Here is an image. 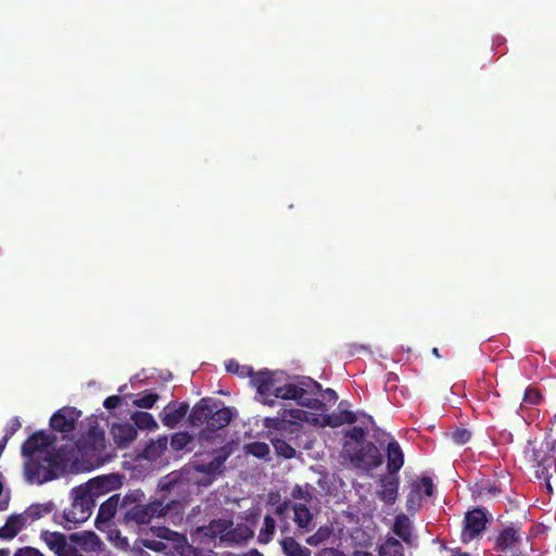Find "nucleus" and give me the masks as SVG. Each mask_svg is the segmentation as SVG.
Here are the masks:
<instances>
[{"instance_id": "obj_6", "label": "nucleus", "mask_w": 556, "mask_h": 556, "mask_svg": "<svg viewBox=\"0 0 556 556\" xmlns=\"http://www.w3.org/2000/svg\"><path fill=\"white\" fill-rule=\"evenodd\" d=\"M264 427L268 430L269 437L276 435L289 441L296 439L302 431L300 422L286 416L267 417L264 419Z\"/></svg>"}, {"instance_id": "obj_45", "label": "nucleus", "mask_w": 556, "mask_h": 556, "mask_svg": "<svg viewBox=\"0 0 556 556\" xmlns=\"http://www.w3.org/2000/svg\"><path fill=\"white\" fill-rule=\"evenodd\" d=\"M226 369L228 372L237 374L240 377H252L254 374L251 366H242L233 359L228 362Z\"/></svg>"}, {"instance_id": "obj_38", "label": "nucleus", "mask_w": 556, "mask_h": 556, "mask_svg": "<svg viewBox=\"0 0 556 556\" xmlns=\"http://www.w3.org/2000/svg\"><path fill=\"white\" fill-rule=\"evenodd\" d=\"M138 397L132 402L134 406L140 408H152L160 399V395L151 390H144L137 395Z\"/></svg>"}, {"instance_id": "obj_57", "label": "nucleus", "mask_w": 556, "mask_h": 556, "mask_svg": "<svg viewBox=\"0 0 556 556\" xmlns=\"http://www.w3.org/2000/svg\"><path fill=\"white\" fill-rule=\"evenodd\" d=\"M231 453H232L231 447L229 445H224V446H222L219 450H217L215 452L214 456L216 458H222L223 459V464H225Z\"/></svg>"}, {"instance_id": "obj_12", "label": "nucleus", "mask_w": 556, "mask_h": 556, "mask_svg": "<svg viewBox=\"0 0 556 556\" xmlns=\"http://www.w3.org/2000/svg\"><path fill=\"white\" fill-rule=\"evenodd\" d=\"M254 535L253 530L245 523L233 525L227 519V529L223 534L220 544L226 546L240 545L248 542Z\"/></svg>"}, {"instance_id": "obj_1", "label": "nucleus", "mask_w": 556, "mask_h": 556, "mask_svg": "<svg viewBox=\"0 0 556 556\" xmlns=\"http://www.w3.org/2000/svg\"><path fill=\"white\" fill-rule=\"evenodd\" d=\"M177 483L162 486L164 492L159 500L146 502V494L140 489L129 490L122 498V514L117 516V525L137 532L153 520H163L173 525L182 521L187 501L173 497L179 493Z\"/></svg>"}, {"instance_id": "obj_63", "label": "nucleus", "mask_w": 556, "mask_h": 556, "mask_svg": "<svg viewBox=\"0 0 556 556\" xmlns=\"http://www.w3.org/2000/svg\"><path fill=\"white\" fill-rule=\"evenodd\" d=\"M432 354H433L435 357H438V358H440V357H441V355H440V353H439V349H438V348H433V349H432Z\"/></svg>"}, {"instance_id": "obj_40", "label": "nucleus", "mask_w": 556, "mask_h": 556, "mask_svg": "<svg viewBox=\"0 0 556 556\" xmlns=\"http://www.w3.org/2000/svg\"><path fill=\"white\" fill-rule=\"evenodd\" d=\"M141 545L153 552L164 553L166 555L176 554V551H174V548H172V546L168 545V543H165L164 541L161 540L143 539L141 540Z\"/></svg>"}, {"instance_id": "obj_35", "label": "nucleus", "mask_w": 556, "mask_h": 556, "mask_svg": "<svg viewBox=\"0 0 556 556\" xmlns=\"http://www.w3.org/2000/svg\"><path fill=\"white\" fill-rule=\"evenodd\" d=\"M131 420L134 421L136 429L155 430L159 428V425L152 414L147 412H135L131 415Z\"/></svg>"}, {"instance_id": "obj_7", "label": "nucleus", "mask_w": 556, "mask_h": 556, "mask_svg": "<svg viewBox=\"0 0 556 556\" xmlns=\"http://www.w3.org/2000/svg\"><path fill=\"white\" fill-rule=\"evenodd\" d=\"M551 451L552 448L547 442H541L539 446L534 444L530 451V458L536 463L538 467L535 470V476L536 478L544 479L546 481V489L549 493H552V485L548 481V469L554 463V457L551 454Z\"/></svg>"}, {"instance_id": "obj_41", "label": "nucleus", "mask_w": 556, "mask_h": 556, "mask_svg": "<svg viewBox=\"0 0 556 556\" xmlns=\"http://www.w3.org/2000/svg\"><path fill=\"white\" fill-rule=\"evenodd\" d=\"M224 470L225 464H223V459L216 458L215 456L210 463L202 465L199 468V471L211 477H216L217 475H220Z\"/></svg>"}, {"instance_id": "obj_29", "label": "nucleus", "mask_w": 556, "mask_h": 556, "mask_svg": "<svg viewBox=\"0 0 556 556\" xmlns=\"http://www.w3.org/2000/svg\"><path fill=\"white\" fill-rule=\"evenodd\" d=\"M167 437H160L157 440H151L139 456L147 460H156L167 450Z\"/></svg>"}, {"instance_id": "obj_28", "label": "nucleus", "mask_w": 556, "mask_h": 556, "mask_svg": "<svg viewBox=\"0 0 556 556\" xmlns=\"http://www.w3.org/2000/svg\"><path fill=\"white\" fill-rule=\"evenodd\" d=\"M285 556H312V551L299 543L293 536H283L279 541Z\"/></svg>"}, {"instance_id": "obj_64", "label": "nucleus", "mask_w": 556, "mask_h": 556, "mask_svg": "<svg viewBox=\"0 0 556 556\" xmlns=\"http://www.w3.org/2000/svg\"><path fill=\"white\" fill-rule=\"evenodd\" d=\"M451 556H469V555L467 553L456 552V553L452 554Z\"/></svg>"}, {"instance_id": "obj_42", "label": "nucleus", "mask_w": 556, "mask_h": 556, "mask_svg": "<svg viewBox=\"0 0 556 556\" xmlns=\"http://www.w3.org/2000/svg\"><path fill=\"white\" fill-rule=\"evenodd\" d=\"M542 400L543 395L539 389L534 387H528L523 393L521 407L538 405Z\"/></svg>"}, {"instance_id": "obj_14", "label": "nucleus", "mask_w": 556, "mask_h": 556, "mask_svg": "<svg viewBox=\"0 0 556 556\" xmlns=\"http://www.w3.org/2000/svg\"><path fill=\"white\" fill-rule=\"evenodd\" d=\"M155 534L161 541L168 543L176 551V554L181 556H187L192 548L184 533L173 531L166 527H160L156 528Z\"/></svg>"}, {"instance_id": "obj_8", "label": "nucleus", "mask_w": 556, "mask_h": 556, "mask_svg": "<svg viewBox=\"0 0 556 556\" xmlns=\"http://www.w3.org/2000/svg\"><path fill=\"white\" fill-rule=\"evenodd\" d=\"M52 442V438L47 432L37 431L22 444V455L30 458L41 457L43 453H60L59 451L48 450Z\"/></svg>"}, {"instance_id": "obj_24", "label": "nucleus", "mask_w": 556, "mask_h": 556, "mask_svg": "<svg viewBox=\"0 0 556 556\" xmlns=\"http://www.w3.org/2000/svg\"><path fill=\"white\" fill-rule=\"evenodd\" d=\"M220 402L216 401L214 405V409L211 414L210 421L207 424V430L211 432H215L227 427L232 419V410L230 407H219Z\"/></svg>"}, {"instance_id": "obj_47", "label": "nucleus", "mask_w": 556, "mask_h": 556, "mask_svg": "<svg viewBox=\"0 0 556 556\" xmlns=\"http://www.w3.org/2000/svg\"><path fill=\"white\" fill-rule=\"evenodd\" d=\"M452 440L459 445L466 444L471 439V432L465 428H457L452 432Z\"/></svg>"}, {"instance_id": "obj_56", "label": "nucleus", "mask_w": 556, "mask_h": 556, "mask_svg": "<svg viewBox=\"0 0 556 556\" xmlns=\"http://www.w3.org/2000/svg\"><path fill=\"white\" fill-rule=\"evenodd\" d=\"M340 416H341L344 425L345 424L352 425V424H355L357 420L355 413H353L352 410H348V409L340 410Z\"/></svg>"}, {"instance_id": "obj_50", "label": "nucleus", "mask_w": 556, "mask_h": 556, "mask_svg": "<svg viewBox=\"0 0 556 556\" xmlns=\"http://www.w3.org/2000/svg\"><path fill=\"white\" fill-rule=\"evenodd\" d=\"M413 485H420V490H424L426 496H431L434 492L432 479L428 476L421 477L420 482L414 483Z\"/></svg>"}, {"instance_id": "obj_48", "label": "nucleus", "mask_w": 556, "mask_h": 556, "mask_svg": "<svg viewBox=\"0 0 556 556\" xmlns=\"http://www.w3.org/2000/svg\"><path fill=\"white\" fill-rule=\"evenodd\" d=\"M281 416H286V418L295 420L301 424V421L306 420L307 413L305 410L294 408V409H285Z\"/></svg>"}, {"instance_id": "obj_54", "label": "nucleus", "mask_w": 556, "mask_h": 556, "mask_svg": "<svg viewBox=\"0 0 556 556\" xmlns=\"http://www.w3.org/2000/svg\"><path fill=\"white\" fill-rule=\"evenodd\" d=\"M346 435L355 442H363L365 440L366 432L362 427L352 428Z\"/></svg>"}, {"instance_id": "obj_31", "label": "nucleus", "mask_w": 556, "mask_h": 556, "mask_svg": "<svg viewBox=\"0 0 556 556\" xmlns=\"http://www.w3.org/2000/svg\"><path fill=\"white\" fill-rule=\"evenodd\" d=\"M40 539L55 554V556H58L60 552L65 548V542L67 541L68 536L61 532L43 530L40 533Z\"/></svg>"}, {"instance_id": "obj_39", "label": "nucleus", "mask_w": 556, "mask_h": 556, "mask_svg": "<svg viewBox=\"0 0 556 556\" xmlns=\"http://www.w3.org/2000/svg\"><path fill=\"white\" fill-rule=\"evenodd\" d=\"M314 490V486L309 483H305L304 485L295 484L291 491V497L304 501L303 504H308L313 500Z\"/></svg>"}, {"instance_id": "obj_62", "label": "nucleus", "mask_w": 556, "mask_h": 556, "mask_svg": "<svg viewBox=\"0 0 556 556\" xmlns=\"http://www.w3.org/2000/svg\"><path fill=\"white\" fill-rule=\"evenodd\" d=\"M0 556H10L9 548H0Z\"/></svg>"}, {"instance_id": "obj_27", "label": "nucleus", "mask_w": 556, "mask_h": 556, "mask_svg": "<svg viewBox=\"0 0 556 556\" xmlns=\"http://www.w3.org/2000/svg\"><path fill=\"white\" fill-rule=\"evenodd\" d=\"M227 529V519H213L208 525L199 527L197 532L202 539L213 541L218 539L222 541L223 534Z\"/></svg>"}, {"instance_id": "obj_26", "label": "nucleus", "mask_w": 556, "mask_h": 556, "mask_svg": "<svg viewBox=\"0 0 556 556\" xmlns=\"http://www.w3.org/2000/svg\"><path fill=\"white\" fill-rule=\"evenodd\" d=\"M25 526V516L22 514H13L9 516L5 523L0 528V539L12 540Z\"/></svg>"}, {"instance_id": "obj_44", "label": "nucleus", "mask_w": 556, "mask_h": 556, "mask_svg": "<svg viewBox=\"0 0 556 556\" xmlns=\"http://www.w3.org/2000/svg\"><path fill=\"white\" fill-rule=\"evenodd\" d=\"M192 440V435L188 432H178L172 437L170 445L175 451H180L186 448Z\"/></svg>"}, {"instance_id": "obj_3", "label": "nucleus", "mask_w": 556, "mask_h": 556, "mask_svg": "<svg viewBox=\"0 0 556 556\" xmlns=\"http://www.w3.org/2000/svg\"><path fill=\"white\" fill-rule=\"evenodd\" d=\"M67 460L62 453H43L25 462V476L30 483L42 484L65 472Z\"/></svg>"}, {"instance_id": "obj_10", "label": "nucleus", "mask_w": 556, "mask_h": 556, "mask_svg": "<svg viewBox=\"0 0 556 556\" xmlns=\"http://www.w3.org/2000/svg\"><path fill=\"white\" fill-rule=\"evenodd\" d=\"M464 521L462 542L469 543L485 529L486 513L482 508H475L466 514Z\"/></svg>"}, {"instance_id": "obj_25", "label": "nucleus", "mask_w": 556, "mask_h": 556, "mask_svg": "<svg viewBox=\"0 0 556 556\" xmlns=\"http://www.w3.org/2000/svg\"><path fill=\"white\" fill-rule=\"evenodd\" d=\"M111 433L118 447H126L137 438V429L129 422L114 424Z\"/></svg>"}, {"instance_id": "obj_22", "label": "nucleus", "mask_w": 556, "mask_h": 556, "mask_svg": "<svg viewBox=\"0 0 556 556\" xmlns=\"http://www.w3.org/2000/svg\"><path fill=\"white\" fill-rule=\"evenodd\" d=\"M381 490L378 491V496L386 504L392 505L397 498L400 478L397 475L388 473L380 479Z\"/></svg>"}, {"instance_id": "obj_30", "label": "nucleus", "mask_w": 556, "mask_h": 556, "mask_svg": "<svg viewBox=\"0 0 556 556\" xmlns=\"http://www.w3.org/2000/svg\"><path fill=\"white\" fill-rule=\"evenodd\" d=\"M56 508V505L54 502L49 501L42 504H31L29 507L26 508V510L22 514L25 516L26 523L28 521L33 522L36 521L51 513H53Z\"/></svg>"}, {"instance_id": "obj_53", "label": "nucleus", "mask_w": 556, "mask_h": 556, "mask_svg": "<svg viewBox=\"0 0 556 556\" xmlns=\"http://www.w3.org/2000/svg\"><path fill=\"white\" fill-rule=\"evenodd\" d=\"M13 556H45L39 549L31 546H24L17 548Z\"/></svg>"}, {"instance_id": "obj_34", "label": "nucleus", "mask_w": 556, "mask_h": 556, "mask_svg": "<svg viewBox=\"0 0 556 556\" xmlns=\"http://www.w3.org/2000/svg\"><path fill=\"white\" fill-rule=\"evenodd\" d=\"M379 556H404V546L395 538L389 536L378 548Z\"/></svg>"}, {"instance_id": "obj_58", "label": "nucleus", "mask_w": 556, "mask_h": 556, "mask_svg": "<svg viewBox=\"0 0 556 556\" xmlns=\"http://www.w3.org/2000/svg\"><path fill=\"white\" fill-rule=\"evenodd\" d=\"M21 428V422H20V419L17 417H14L11 422H10V426L9 428L7 429V432L4 434V437H8V440H10V438Z\"/></svg>"}, {"instance_id": "obj_9", "label": "nucleus", "mask_w": 556, "mask_h": 556, "mask_svg": "<svg viewBox=\"0 0 556 556\" xmlns=\"http://www.w3.org/2000/svg\"><path fill=\"white\" fill-rule=\"evenodd\" d=\"M253 386L260 396V401L268 406L275 405L274 389L277 388L274 375L269 370H260L251 377Z\"/></svg>"}, {"instance_id": "obj_33", "label": "nucleus", "mask_w": 556, "mask_h": 556, "mask_svg": "<svg viewBox=\"0 0 556 556\" xmlns=\"http://www.w3.org/2000/svg\"><path fill=\"white\" fill-rule=\"evenodd\" d=\"M412 521L405 514L395 517L392 531L401 538L405 543L412 542Z\"/></svg>"}, {"instance_id": "obj_18", "label": "nucleus", "mask_w": 556, "mask_h": 556, "mask_svg": "<svg viewBox=\"0 0 556 556\" xmlns=\"http://www.w3.org/2000/svg\"><path fill=\"white\" fill-rule=\"evenodd\" d=\"M294 514L293 521L296 526L299 536L308 534L315 528L314 514L306 504L295 503L292 505Z\"/></svg>"}, {"instance_id": "obj_60", "label": "nucleus", "mask_w": 556, "mask_h": 556, "mask_svg": "<svg viewBox=\"0 0 556 556\" xmlns=\"http://www.w3.org/2000/svg\"><path fill=\"white\" fill-rule=\"evenodd\" d=\"M243 556H264L261 552H258L257 549L253 548V549H250L248 553H245Z\"/></svg>"}, {"instance_id": "obj_2", "label": "nucleus", "mask_w": 556, "mask_h": 556, "mask_svg": "<svg viewBox=\"0 0 556 556\" xmlns=\"http://www.w3.org/2000/svg\"><path fill=\"white\" fill-rule=\"evenodd\" d=\"M321 391V384L309 377H302L294 382H287L274 389V399L292 400L298 405L324 412L325 405L317 395Z\"/></svg>"}, {"instance_id": "obj_46", "label": "nucleus", "mask_w": 556, "mask_h": 556, "mask_svg": "<svg viewBox=\"0 0 556 556\" xmlns=\"http://www.w3.org/2000/svg\"><path fill=\"white\" fill-rule=\"evenodd\" d=\"M420 485H412V490L407 495V509H417L420 506Z\"/></svg>"}, {"instance_id": "obj_49", "label": "nucleus", "mask_w": 556, "mask_h": 556, "mask_svg": "<svg viewBox=\"0 0 556 556\" xmlns=\"http://www.w3.org/2000/svg\"><path fill=\"white\" fill-rule=\"evenodd\" d=\"M323 420H324V426H329L331 428H337V427L344 425V422L340 416V412L324 415Z\"/></svg>"}, {"instance_id": "obj_21", "label": "nucleus", "mask_w": 556, "mask_h": 556, "mask_svg": "<svg viewBox=\"0 0 556 556\" xmlns=\"http://www.w3.org/2000/svg\"><path fill=\"white\" fill-rule=\"evenodd\" d=\"M520 540L521 534L518 528L506 527L496 538L495 549L501 553H511L514 555L515 547Z\"/></svg>"}, {"instance_id": "obj_16", "label": "nucleus", "mask_w": 556, "mask_h": 556, "mask_svg": "<svg viewBox=\"0 0 556 556\" xmlns=\"http://www.w3.org/2000/svg\"><path fill=\"white\" fill-rule=\"evenodd\" d=\"M215 402L212 397H203L197 402L188 416L189 425L192 428L207 426Z\"/></svg>"}, {"instance_id": "obj_20", "label": "nucleus", "mask_w": 556, "mask_h": 556, "mask_svg": "<svg viewBox=\"0 0 556 556\" xmlns=\"http://www.w3.org/2000/svg\"><path fill=\"white\" fill-rule=\"evenodd\" d=\"M78 447L85 453L103 451L105 448L104 431L97 427L90 428V430L79 439Z\"/></svg>"}, {"instance_id": "obj_55", "label": "nucleus", "mask_w": 556, "mask_h": 556, "mask_svg": "<svg viewBox=\"0 0 556 556\" xmlns=\"http://www.w3.org/2000/svg\"><path fill=\"white\" fill-rule=\"evenodd\" d=\"M122 403V397L118 396V395H111V396H108L105 400H104V407L109 410L111 409H114L116 407H118Z\"/></svg>"}, {"instance_id": "obj_5", "label": "nucleus", "mask_w": 556, "mask_h": 556, "mask_svg": "<svg viewBox=\"0 0 556 556\" xmlns=\"http://www.w3.org/2000/svg\"><path fill=\"white\" fill-rule=\"evenodd\" d=\"M123 485V476L118 473H111L99 476L90 479L88 482L80 484L84 492L89 495L97 504V500Z\"/></svg>"}, {"instance_id": "obj_52", "label": "nucleus", "mask_w": 556, "mask_h": 556, "mask_svg": "<svg viewBox=\"0 0 556 556\" xmlns=\"http://www.w3.org/2000/svg\"><path fill=\"white\" fill-rule=\"evenodd\" d=\"M319 393H321V400L323 401V404L326 406V403H332L334 404L337 401H338V394L337 392L333 390V389H326V390H321ZM327 408L325 407L324 410H326Z\"/></svg>"}, {"instance_id": "obj_37", "label": "nucleus", "mask_w": 556, "mask_h": 556, "mask_svg": "<svg viewBox=\"0 0 556 556\" xmlns=\"http://www.w3.org/2000/svg\"><path fill=\"white\" fill-rule=\"evenodd\" d=\"M276 532V520L270 516L264 517L263 527L261 528L257 536V541L261 544H268L273 541Z\"/></svg>"}, {"instance_id": "obj_15", "label": "nucleus", "mask_w": 556, "mask_h": 556, "mask_svg": "<svg viewBox=\"0 0 556 556\" xmlns=\"http://www.w3.org/2000/svg\"><path fill=\"white\" fill-rule=\"evenodd\" d=\"M122 498L119 494H113L100 505L94 521L97 529L102 531L103 527L116 517L118 508L122 514Z\"/></svg>"}, {"instance_id": "obj_4", "label": "nucleus", "mask_w": 556, "mask_h": 556, "mask_svg": "<svg viewBox=\"0 0 556 556\" xmlns=\"http://www.w3.org/2000/svg\"><path fill=\"white\" fill-rule=\"evenodd\" d=\"M71 495L72 503L70 507L62 513H54L52 516L56 525L68 530L87 521L96 507L94 501L79 485L72 490Z\"/></svg>"}, {"instance_id": "obj_13", "label": "nucleus", "mask_w": 556, "mask_h": 556, "mask_svg": "<svg viewBox=\"0 0 556 556\" xmlns=\"http://www.w3.org/2000/svg\"><path fill=\"white\" fill-rule=\"evenodd\" d=\"M354 460L357 467L364 470H371L382 464V455L372 442H366L355 453Z\"/></svg>"}, {"instance_id": "obj_17", "label": "nucleus", "mask_w": 556, "mask_h": 556, "mask_svg": "<svg viewBox=\"0 0 556 556\" xmlns=\"http://www.w3.org/2000/svg\"><path fill=\"white\" fill-rule=\"evenodd\" d=\"M189 404L186 402H169L161 412L160 419L167 428H175L188 414Z\"/></svg>"}, {"instance_id": "obj_51", "label": "nucleus", "mask_w": 556, "mask_h": 556, "mask_svg": "<svg viewBox=\"0 0 556 556\" xmlns=\"http://www.w3.org/2000/svg\"><path fill=\"white\" fill-rule=\"evenodd\" d=\"M58 556H85L79 552L76 544L72 543L68 539L65 542V548L60 552Z\"/></svg>"}, {"instance_id": "obj_61", "label": "nucleus", "mask_w": 556, "mask_h": 556, "mask_svg": "<svg viewBox=\"0 0 556 556\" xmlns=\"http://www.w3.org/2000/svg\"><path fill=\"white\" fill-rule=\"evenodd\" d=\"M354 556H372V554L367 551H356Z\"/></svg>"}, {"instance_id": "obj_23", "label": "nucleus", "mask_w": 556, "mask_h": 556, "mask_svg": "<svg viewBox=\"0 0 556 556\" xmlns=\"http://www.w3.org/2000/svg\"><path fill=\"white\" fill-rule=\"evenodd\" d=\"M387 469L388 473L397 475L404 465V453L394 439H391L387 445Z\"/></svg>"}, {"instance_id": "obj_43", "label": "nucleus", "mask_w": 556, "mask_h": 556, "mask_svg": "<svg viewBox=\"0 0 556 556\" xmlns=\"http://www.w3.org/2000/svg\"><path fill=\"white\" fill-rule=\"evenodd\" d=\"M245 452L257 458H265L269 455L270 448L267 443L252 442L245 445Z\"/></svg>"}, {"instance_id": "obj_11", "label": "nucleus", "mask_w": 556, "mask_h": 556, "mask_svg": "<svg viewBox=\"0 0 556 556\" xmlns=\"http://www.w3.org/2000/svg\"><path fill=\"white\" fill-rule=\"evenodd\" d=\"M81 416V412L75 407L65 406L59 409L50 418V427L58 432L68 433L76 427V422Z\"/></svg>"}, {"instance_id": "obj_36", "label": "nucleus", "mask_w": 556, "mask_h": 556, "mask_svg": "<svg viewBox=\"0 0 556 556\" xmlns=\"http://www.w3.org/2000/svg\"><path fill=\"white\" fill-rule=\"evenodd\" d=\"M269 439L277 455L286 459H291L295 456V448L289 443L288 439L276 435L269 437Z\"/></svg>"}, {"instance_id": "obj_19", "label": "nucleus", "mask_w": 556, "mask_h": 556, "mask_svg": "<svg viewBox=\"0 0 556 556\" xmlns=\"http://www.w3.org/2000/svg\"><path fill=\"white\" fill-rule=\"evenodd\" d=\"M68 540L86 553H97L102 549V541L93 531L74 532Z\"/></svg>"}, {"instance_id": "obj_32", "label": "nucleus", "mask_w": 556, "mask_h": 556, "mask_svg": "<svg viewBox=\"0 0 556 556\" xmlns=\"http://www.w3.org/2000/svg\"><path fill=\"white\" fill-rule=\"evenodd\" d=\"M334 536L332 525L320 526L312 535L305 539V543L313 547H318L329 542Z\"/></svg>"}, {"instance_id": "obj_59", "label": "nucleus", "mask_w": 556, "mask_h": 556, "mask_svg": "<svg viewBox=\"0 0 556 556\" xmlns=\"http://www.w3.org/2000/svg\"><path fill=\"white\" fill-rule=\"evenodd\" d=\"M289 509V502L288 501H283L282 503H280L279 505H277L276 509H275V514L277 516H283Z\"/></svg>"}]
</instances>
